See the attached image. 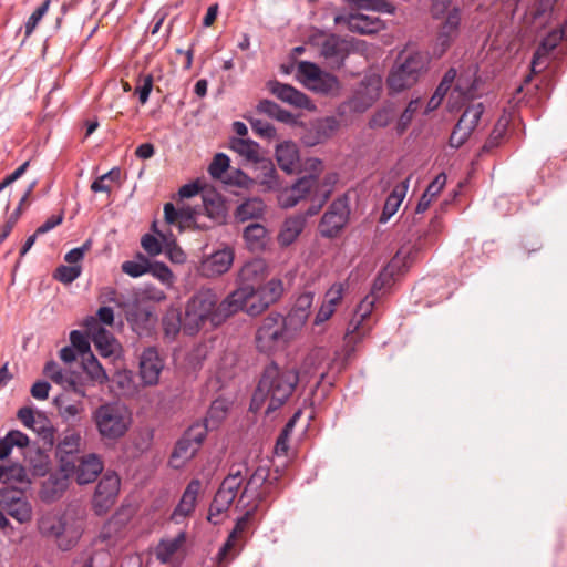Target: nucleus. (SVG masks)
Instances as JSON below:
<instances>
[{
    "instance_id": "1",
    "label": "nucleus",
    "mask_w": 567,
    "mask_h": 567,
    "mask_svg": "<svg viewBox=\"0 0 567 567\" xmlns=\"http://www.w3.org/2000/svg\"><path fill=\"white\" fill-rule=\"evenodd\" d=\"M251 292L250 288L236 289L218 303V297L212 289H200L187 301L183 319L184 332L194 336L207 324L213 328L220 326L243 309Z\"/></svg>"
},
{
    "instance_id": "2",
    "label": "nucleus",
    "mask_w": 567,
    "mask_h": 567,
    "mask_svg": "<svg viewBox=\"0 0 567 567\" xmlns=\"http://www.w3.org/2000/svg\"><path fill=\"white\" fill-rule=\"evenodd\" d=\"M298 383L299 372L295 368L269 363L265 367L252 394L250 410L259 412L265 406V414L271 415L288 402Z\"/></svg>"
},
{
    "instance_id": "3",
    "label": "nucleus",
    "mask_w": 567,
    "mask_h": 567,
    "mask_svg": "<svg viewBox=\"0 0 567 567\" xmlns=\"http://www.w3.org/2000/svg\"><path fill=\"white\" fill-rule=\"evenodd\" d=\"M430 55L423 51H403L389 72L386 84L393 93H400L414 86L426 73Z\"/></svg>"
},
{
    "instance_id": "4",
    "label": "nucleus",
    "mask_w": 567,
    "mask_h": 567,
    "mask_svg": "<svg viewBox=\"0 0 567 567\" xmlns=\"http://www.w3.org/2000/svg\"><path fill=\"white\" fill-rule=\"evenodd\" d=\"M92 421L101 440L114 443L128 432L132 425V413L123 403L107 402L92 412Z\"/></svg>"
},
{
    "instance_id": "5",
    "label": "nucleus",
    "mask_w": 567,
    "mask_h": 567,
    "mask_svg": "<svg viewBox=\"0 0 567 567\" xmlns=\"http://www.w3.org/2000/svg\"><path fill=\"white\" fill-rule=\"evenodd\" d=\"M292 324L282 315L271 312L265 317L255 334V344L259 352L272 354L284 350L295 336Z\"/></svg>"
},
{
    "instance_id": "6",
    "label": "nucleus",
    "mask_w": 567,
    "mask_h": 567,
    "mask_svg": "<svg viewBox=\"0 0 567 567\" xmlns=\"http://www.w3.org/2000/svg\"><path fill=\"white\" fill-rule=\"evenodd\" d=\"M247 474L248 468L246 464L236 465L230 468L229 474L221 482L209 506L207 519L212 524L217 525L224 520L225 513L236 498L238 489Z\"/></svg>"
},
{
    "instance_id": "7",
    "label": "nucleus",
    "mask_w": 567,
    "mask_h": 567,
    "mask_svg": "<svg viewBox=\"0 0 567 567\" xmlns=\"http://www.w3.org/2000/svg\"><path fill=\"white\" fill-rule=\"evenodd\" d=\"M279 471L270 473L268 465H259L249 476L238 503L256 504L267 502L278 489Z\"/></svg>"
},
{
    "instance_id": "8",
    "label": "nucleus",
    "mask_w": 567,
    "mask_h": 567,
    "mask_svg": "<svg viewBox=\"0 0 567 567\" xmlns=\"http://www.w3.org/2000/svg\"><path fill=\"white\" fill-rule=\"evenodd\" d=\"M296 76L303 86L315 93L336 95L340 91V82L336 75L322 71L309 61H300L297 64Z\"/></svg>"
},
{
    "instance_id": "9",
    "label": "nucleus",
    "mask_w": 567,
    "mask_h": 567,
    "mask_svg": "<svg viewBox=\"0 0 567 567\" xmlns=\"http://www.w3.org/2000/svg\"><path fill=\"white\" fill-rule=\"evenodd\" d=\"M207 434V425L199 423L189 426L177 441L169 463L174 468L183 467L200 449Z\"/></svg>"
},
{
    "instance_id": "10",
    "label": "nucleus",
    "mask_w": 567,
    "mask_h": 567,
    "mask_svg": "<svg viewBox=\"0 0 567 567\" xmlns=\"http://www.w3.org/2000/svg\"><path fill=\"white\" fill-rule=\"evenodd\" d=\"M38 529L42 536L55 538L58 547L64 551L73 548L80 538L76 530L68 532L62 516L53 513H47L39 518Z\"/></svg>"
},
{
    "instance_id": "11",
    "label": "nucleus",
    "mask_w": 567,
    "mask_h": 567,
    "mask_svg": "<svg viewBox=\"0 0 567 567\" xmlns=\"http://www.w3.org/2000/svg\"><path fill=\"white\" fill-rule=\"evenodd\" d=\"M382 289H374L373 285L371 292L367 295L358 305L346 334V340L348 343L358 342L371 330V324L368 322V319L372 313L375 301L379 298V292Z\"/></svg>"
},
{
    "instance_id": "12",
    "label": "nucleus",
    "mask_w": 567,
    "mask_h": 567,
    "mask_svg": "<svg viewBox=\"0 0 567 567\" xmlns=\"http://www.w3.org/2000/svg\"><path fill=\"white\" fill-rule=\"evenodd\" d=\"M284 282L280 278H271L266 284L256 288L255 299L249 300L244 310L249 316H258L269 306L276 303L284 295Z\"/></svg>"
},
{
    "instance_id": "13",
    "label": "nucleus",
    "mask_w": 567,
    "mask_h": 567,
    "mask_svg": "<svg viewBox=\"0 0 567 567\" xmlns=\"http://www.w3.org/2000/svg\"><path fill=\"white\" fill-rule=\"evenodd\" d=\"M420 249V244L402 246L374 280V289H382L385 285L390 284L394 276L400 275L408 269L415 259Z\"/></svg>"
},
{
    "instance_id": "14",
    "label": "nucleus",
    "mask_w": 567,
    "mask_h": 567,
    "mask_svg": "<svg viewBox=\"0 0 567 567\" xmlns=\"http://www.w3.org/2000/svg\"><path fill=\"white\" fill-rule=\"evenodd\" d=\"M444 20L440 24L435 43L433 47V54L441 58L457 39L461 30V9L453 7L447 16L443 17Z\"/></svg>"
},
{
    "instance_id": "15",
    "label": "nucleus",
    "mask_w": 567,
    "mask_h": 567,
    "mask_svg": "<svg viewBox=\"0 0 567 567\" xmlns=\"http://www.w3.org/2000/svg\"><path fill=\"white\" fill-rule=\"evenodd\" d=\"M121 480L114 472H106L99 481L93 495V508L97 515L105 514L115 503Z\"/></svg>"
},
{
    "instance_id": "16",
    "label": "nucleus",
    "mask_w": 567,
    "mask_h": 567,
    "mask_svg": "<svg viewBox=\"0 0 567 567\" xmlns=\"http://www.w3.org/2000/svg\"><path fill=\"white\" fill-rule=\"evenodd\" d=\"M84 327L101 357L115 358L118 355L120 343L107 329L97 322L95 317H87L84 320Z\"/></svg>"
},
{
    "instance_id": "17",
    "label": "nucleus",
    "mask_w": 567,
    "mask_h": 567,
    "mask_svg": "<svg viewBox=\"0 0 567 567\" xmlns=\"http://www.w3.org/2000/svg\"><path fill=\"white\" fill-rule=\"evenodd\" d=\"M0 507L20 524L32 519V506L17 488L0 489Z\"/></svg>"
},
{
    "instance_id": "18",
    "label": "nucleus",
    "mask_w": 567,
    "mask_h": 567,
    "mask_svg": "<svg viewBox=\"0 0 567 567\" xmlns=\"http://www.w3.org/2000/svg\"><path fill=\"white\" fill-rule=\"evenodd\" d=\"M82 435L74 429L66 430L56 445V457L61 472H69L74 468V460L80 452Z\"/></svg>"
},
{
    "instance_id": "19",
    "label": "nucleus",
    "mask_w": 567,
    "mask_h": 567,
    "mask_svg": "<svg viewBox=\"0 0 567 567\" xmlns=\"http://www.w3.org/2000/svg\"><path fill=\"white\" fill-rule=\"evenodd\" d=\"M103 471V461L95 454L90 453L74 460V468L69 472H62L64 478L74 477L80 485L89 484L95 481Z\"/></svg>"
},
{
    "instance_id": "20",
    "label": "nucleus",
    "mask_w": 567,
    "mask_h": 567,
    "mask_svg": "<svg viewBox=\"0 0 567 567\" xmlns=\"http://www.w3.org/2000/svg\"><path fill=\"white\" fill-rule=\"evenodd\" d=\"M336 24H344L351 32L359 34H374L385 29V23L377 16L364 13L338 14Z\"/></svg>"
},
{
    "instance_id": "21",
    "label": "nucleus",
    "mask_w": 567,
    "mask_h": 567,
    "mask_svg": "<svg viewBox=\"0 0 567 567\" xmlns=\"http://www.w3.org/2000/svg\"><path fill=\"white\" fill-rule=\"evenodd\" d=\"M269 275V266L262 258H254L247 261L238 272V281L240 287L238 289L250 288L252 290L245 300V306L249 300L255 299L256 288L255 285L265 280Z\"/></svg>"
},
{
    "instance_id": "22",
    "label": "nucleus",
    "mask_w": 567,
    "mask_h": 567,
    "mask_svg": "<svg viewBox=\"0 0 567 567\" xmlns=\"http://www.w3.org/2000/svg\"><path fill=\"white\" fill-rule=\"evenodd\" d=\"M163 369L164 359L157 348L148 347L142 351L140 354L138 373L144 385H156Z\"/></svg>"
},
{
    "instance_id": "23",
    "label": "nucleus",
    "mask_w": 567,
    "mask_h": 567,
    "mask_svg": "<svg viewBox=\"0 0 567 567\" xmlns=\"http://www.w3.org/2000/svg\"><path fill=\"white\" fill-rule=\"evenodd\" d=\"M186 533L179 532L173 538L161 539L155 548V556L162 564H179L186 553Z\"/></svg>"
},
{
    "instance_id": "24",
    "label": "nucleus",
    "mask_w": 567,
    "mask_h": 567,
    "mask_svg": "<svg viewBox=\"0 0 567 567\" xmlns=\"http://www.w3.org/2000/svg\"><path fill=\"white\" fill-rule=\"evenodd\" d=\"M317 181L313 176L300 177L292 186L284 189L279 197V204L284 208H291L300 200L310 198L315 194Z\"/></svg>"
},
{
    "instance_id": "25",
    "label": "nucleus",
    "mask_w": 567,
    "mask_h": 567,
    "mask_svg": "<svg viewBox=\"0 0 567 567\" xmlns=\"http://www.w3.org/2000/svg\"><path fill=\"white\" fill-rule=\"evenodd\" d=\"M382 90V79L378 75H369L365 76L353 99H352V106L355 111H365L368 107H370L379 97Z\"/></svg>"
},
{
    "instance_id": "26",
    "label": "nucleus",
    "mask_w": 567,
    "mask_h": 567,
    "mask_svg": "<svg viewBox=\"0 0 567 567\" xmlns=\"http://www.w3.org/2000/svg\"><path fill=\"white\" fill-rule=\"evenodd\" d=\"M348 218L347 206L343 200L332 202L320 221V233L323 237H334L346 225Z\"/></svg>"
},
{
    "instance_id": "27",
    "label": "nucleus",
    "mask_w": 567,
    "mask_h": 567,
    "mask_svg": "<svg viewBox=\"0 0 567 567\" xmlns=\"http://www.w3.org/2000/svg\"><path fill=\"white\" fill-rule=\"evenodd\" d=\"M267 87L271 94L289 105L309 111L315 110V105L310 99L290 84L274 80L267 83Z\"/></svg>"
},
{
    "instance_id": "28",
    "label": "nucleus",
    "mask_w": 567,
    "mask_h": 567,
    "mask_svg": "<svg viewBox=\"0 0 567 567\" xmlns=\"http://www.w3.org/2000/svg\"><path fill=\"white\" fill-rule=\"evenodd\" d=\"M234 257V250L230 247L219 249L202 261L199 271L207 278L221 276L230 269Z\"/></svg>"
},
{
    "instance_id": "29",
    "label": "nucleus",
    "mask_w": 567,
    "mask_h": 567,
    "mask_svg": "<svg viewBox=\"0 0 567 567\" xmlns=\"http://www.w3.org/2000/svg\"><path fill=\"white\" fill-rule=\"evenodd\" d=\"M275 157L281 171L293 175L302 172V161L298 145L292 141L279 143L275 150Z\"/></svg>"
},
{
    "instance_id": "30",
    "label": "nucleus",
    "mask_w": 567,
    "mask_h": 567,
    "mask_svg": "<svg viewBox=\"0 0 567 567\" xmlns=\"http://www.w3.org/2000/svg\"><path fill=\"white\" fill-rule=\"evenodd\" d=\"M202 489V482L197 478L192 480L186 486L178 504L174 508L171 520L175 524L183 523L193 514L197 504V497Z\"/></svg>"
},
{
    "instance_id": "31",
    "label": "nucleus",
    "mask_w": 567,
    "mask_h": 567,
    "mask_svg": "<svg viewBox=\"0 0 567 567\" xmlns=\"http://www.w3.org/2000/svg\"><path fill=\"white\" fill-rule=\"evenodd\" d=\"M126 318L133 330L140 336L148 334L155 327L157 320L151 307L140 303L134 305L127 311Z\"/></svg>"
},
{
    "instance_id": "32",
    "label": "nucleus",
    "mask_w": 567,
    "mask_h": 567,
    "mask_svg": "<svg viewBox=\"0 0 567 567\" xmlns=\"http://www.w3.org/2000/svg\"><path fill=\"white\" fill-rule=\"evenodd\" d=\"M348 54V44L336 35H329L321 43L320 55L331 68L342 66Z\"/></svg>"
},
{
    "instance_id": "33",
    "label": "nucleus",
    "mask_w": 567,
    "mask_h": 567,
    "mask_svg": "<svg viewBox=\"0 0 567 567\" xmlns=\"http://www.w3.org/2000/svg\"><path fill=\"white\" fill-rule=\"evenodd\" d=\"M315 299V293L311 291H306L301 293L290 311V313L285 317L289 322L292 324L293 330L297 331L299 328H301L306 321L308 320V317L310 315V309L312 307Z\"/></svg>"
},
{
    "instance_id": "34",
    "label": "nucleus",
    "mask_w": 567,
    "mask_h": 567,
    "mask_svg": "<svg viewBox=\"0 0 567 567\" xmlns=\"http://www.w3.org/2000/svg\"><path fill=\"white\" fill-rule=\"evenodd\" d=\"M567 31V21L564 23V25L560 29L553 30L549 32L542 41L540 45L536 50L533 61H532V71L537 73L540 71L538 69L539 66V60L542 56L547 55L549 52L555 50L557 45L563 41L565 38V33Z\"/></svg>"
},
{
    "instance_id": "35",
    "label": "nucleus",
    "mask_w": 567,
    "mask_h": 567,
    "mask_svg": "<svg viewBox=\"0 0 567 567\" xmlns=\"http://www.w3.org/2000/svg\"><path fill=\"white\" fill-rule=\"evenodd\" d=\"M410 177H406L402 182L398 183L392 192L385 199L384 207L382 214L380 216V221H388L399 209L403 199L406 196V192L409 188Z\"/></svg>"
},
{
    "instance_id": "36",
    "label": "nucleus",
    "mask_w": 567,
    "mask_h": 567,
    "mask_svg": "<svg viewBox=\"0 0 567 567\" xmlns=\"http://www.w3.org/2000/svg\"><path fill=\"white\" fill-rule=\"evenodd\" d=\"M59 415L65 422L73 421L80 416L85 408L82 400H72L66 393L58 395L53 401Z\"/></svg>"
},
{
    "instance_id": "37",
    "label": "nucleus",
    "mask_w": 567,
    "mask_h": 567,
    "mask_svg": "<svg viewBox=\"0 0 567 567\" xmlns=\"http://www.w3.org/2000/svg\"><path fill=\"white\" fill-rule=\"evenodd\" d=\"M306 219L302 216H292L285 220L278 235V243L282 247H287L296 241L302 233Z\"/></svg>"
},
{
    "instance_id": "38",
    "label": "nucleus",
    "mask_w": 567,
    "mask_h": 567,
    "mask_svg": "<svg viewBox=\"0 0 567 567\" xmlns=\"http://www.w3.org/2000/svg\"><path fill=\"white\" fill-rule=\"evenodd\" d=\"M204 214L215 224H223L227 218V207L218 195L205 196L203 199Z\"/></svg>"
},
{
    "instance_id": "39",
    "label": "nucleus",
    "mask_w": 567,
    "mask_h": 567,
    "mask_svg": "<svg viewBox=\"0 0 567 567\" xmlns=\"http://www.w3.org/2000/svg\"><path fill=\"white\" fill-rule=\"evenodd\" d=\"M230 148L248 162L258 163L260 159V146L250 138L233 137Z\"/></svg>"
},
{
    "instance_id": "40",
    "label": "nucleus",
    "mask_w": 567,
    "mask_h": 567,
    "mask_svg": "<svg viewBox=\"0 0 567 567\" xmlns=\"http://www.w3.org/2000/svg\"><path fill=\"white\" fill-rule=\"evenodd\" d=\"M256 171V181L259 185L264 186L266 190H272L279 186L277 171L270 161L259 159Z\"/></svg>"
},
{
    "instance_id": "41",
    "label": "nucleus",
    "mask_w": 567,
    "mask_h": 567,
    "mask_svg": "<svg viewBox=\"0 0 567 567\" xmlns=\"http://www.w3.org/2000/svg\"><path fill=\"white\" fill-rule=\"evenodd\" d=\"M475 127L476 125L472 123L470 118H466L464 114H462L450 136V145L456 148L462 146L475 130Z\"/></svg>"
},
{
    "instance_id": "42",
    "label": "nucleus",
    "mask_w": 567,
    "mask_h": 567,
    "mask_svg": "<svg viewBox=\"0 0 567 567\" xmlns=\"http://www.w3.org/2000/svg\"><path fill=\"white\" fill-rule=\"evenodd\" d=\"M82 368L90 380L94 383L102 385L107 382L109 377L93 353H90V355L82 359Z\"/></svg>"
},
{
    "instance_id": "43",
    "label": "nucleus",
    "mask_w": 567,
    "mask_h": 567,
    "mask_svg": "<svg viewBox=\"0 0 567 567\" xmlns=\"http://www.w3.org/2000/svg\"><path fill=\"white\" fill-rule=\"evenodd\" d=\"M265 204L260 198H249L236 209V218L240 221L258 218L262 215Z\"/></svg>"
},
{
    "instance_id": "44",
    "label": "nucleus",
    "mask_w": 567,
    "mask_h": 567,
    "mask_svg": "<svg viewBox=\"0 0 567 567\" xmlns=\"http://www.w3.org/2000/svg\"><path fill=\"white\" fill-rule=\"evenodd\" d=\"M446 183V176L445 174H439L434 181L427 186L424 194L420 198L417 206H416V213H423L425 212L431 202L435 196H437L441 190L443 189L444 185Z\"/></svg>"
},
{
    "instance_id": "45",
    "label": "nucleus",
    "mask_w": 567,
    "mask_h": 567,
    "mask_svg": "<svg viewBox=\"0 0 567 567\" xmlns=\"http://www.w3.org/2000/svg\"><path fill=\"white\" fill-rule=\"evenodd\" d=\"M257 111L282 123H292L295 121L290 112L270 100H261L257 105Z\"/></svg>"
},
{
    "instance_id": "46",
    "label": "nucleus",
    "mask_w": 567,
    "mask_h": 567,
    "mask_svg": "<svg viewBox=\"0 0 567 567\" xmlns=\"http://www.w3.org/2000/svg\"><path fill=\"white\" fill-rule=\"evenodd\" d=\"M267 230L260 224H250L244 230V239L250 250H259L265 246Z\"/></svg>"
},
{
    "instance_id": "47",
    "label": "nucleus",
    "mask_w": 567,
    "mask_h": 567,
    "mask_svg": "<svg viewBox=\"0 0 567 567\" xmlns=\"http://www.w3.org/2000/svg\"><path fill=\"white\" fill-rule=\"evenodd\" d=\"M200 213L192 207H182L179 208V231H183L186 228H208V225L199 224Z\"/></svg>"
},
{
    "instance_id": "48",
    "label": "nucleus",
    "mask_w": 567,
    "mask_h": 567,
    "mask_svg": "<svg viewBox=\"0 0 567 567\" xmlns=\"http://www.w3.org/2000/svg\"><path fill=\"white\" fill-rule=\"evenodd\" d=\"M82 567H115V563L110 551L102 549L89 555Z\"/></svg>"
},
{
    "instance_id": "49",
    "label": "nucleus",
    "mask_w": 567,
    "mask_h": 567,
    "mask_svg": "<svg viewBox=\"0 0 567 567\" xmlns=\"http://www.w3.org/2000/svg\"><path fill=\"white\" fill-rule=\"evenodd\" d=\"M162 326L165 337L168 339H175V337L179 333L181 328L183 327V322L179 315L175 311H172L164 316Z\"/></svg>"
},
{
    "instance_id": "50",
    "label": "nucleus",
    "mask_w": 567,
    "mask_h": 567,
    "mask_svg": "<svg viewBox=\"0 0 567 567\" xmlns=\"http://www.w3.org/2000/svg\"><path fill=\"white\" fill-rule=\"evenodd\" d=\"M147 274H151L167 287H172L174 284V275L164 262L150 264Z\"/></svg>"
},
{
    "instance_id": "51",
    "label": "nucleus",
    "mask_w": 567,
    "mask_h": 567,
    "mask_svg": "<svg viewBox=\"0 0 567 567\" xmlns=\"http://www.w3.org/2000/svg\"><path fill=\"white\" fill-rule=\"evenodd\" d=\"M508 121L506 118H501L495 124L489 137L484 144V150L489 151L494 147H497L506 134Z\"/></svg>"
},
{
    "instance_id": "52",
    "label": "nucleus",
    "mask_w": 567,
    "mask_h": 567,
    "mask_svg": "<svg viewBox=\"0 0 567 567\" xmlns=\"http://www.w3.org/2000/svg\"><path fill=\"white\" fill-rule=\"evenodd\" d=\"M70 341L71 347L78 351L82 359L92 353L87 337L83 332L79 330L71 331Z\"/></svg>"
},
{
    "instance_id": "53",
    "label": "nucleus",
    "mask_w": 567,
    "mask_h": 567,
    "mask_svg": "<svg viewBox=\"0 0 567 567\" xmlns=\"http://www.w3.org/2000/svg\"><path fill=\"white\" fill-rule=\"evenodd\" d=\"M6 476L3 483H20V484H30V480L28 477L27 470L20 464H13L11 466H6Z\"/></svg>"
},
{
    "instance_id": "54",
    "label": "nucleus",
    "mask_w": 567,
    "mask_h": 567,
    "mask_svg": "<svg viewBox=\"0 0 567 567\" xmlns=\"http://www.w3.org/2000/svg\"><path fill=\"white\" fill-rule=\"evenodd\" d=\"M229 157L224 153H218L214 156L213 162L208 167V173L215 179H220L229 168Z\"/></svg>"
},
{
    "instance_id": "55",
    "label": "nucleus",
    "mask_w": 567,
    "mask_h": 567,
    "mask_svg": "<svg viewBox=\"0 0 567 567\" xmlns=\"http://www.w3.org/2000/svg\"><path fill=\"white\" fill-rule=\"evenodd\" d=\"M251 130L254 133L266 140H274L277 136V131L275 126L264 120L260 118H250L249 120Z\"/></svg>"
},
{
    "instance_id": "56",
    "label": "nucleus",
    "mask_w": 567,
    "mask_h": 567,
    "mask_svg": "<svg viewBox=\"0 0 567 567\" xmlns=\"http://www.w3.org/2000/svg\"><path fill=\"white\" fill-rule=\"evenodd\" d=\"M82 267L80 265L60 266L54 272V278L63 284H71L80 277Z\"/></svg>"
},
{
    "instance_id": "57",
    "label": "nucleus",
    "mask_w": 567,
    "mask_h": 567,
    "mask_svg": "<svg viewBox=\"0 0 567 567\" xmlns=\"http://www.w3.org/2000/svg\"><path fill=\"white\" fill-rule=\"evenodd\" d=\"M336 181L337 176L334 174L327 175L322 182L317 181L315 196L319 198L320 204H324L328 200Z\"/></svg>"
},
{
    "instance_id": "58",
    "label": "nucleus",
    "mask_w": 567,
    "mask_h": 567,
    "mask_svg": "<svg viewBox=\"0 0 567 567\" xmlns=\"http://www.w3.org/2000/svg\"><path fill=\"white\" fill-rule=\"evenodd\" d=\"M150 262L142 258L141 261L127 260L122 264V271L133 278H137L148 272Z\"/></svg>"
},
{
    "instance_id": "59",
    "label": "nucleus",
    "mask_w": 567,
    "mask_h": 567,
    "mask_svg": "<svg viewBox=\"0 0 567 567\" xmlns=\"http://www.w3.org/2000/svg\"><path fill=\"white\" fill-rule=\"evenodd\" d=\"M51 0H44L43 3L38 7L34 12L29 17L25 22V37H30L41 19L48 12Z\"/></svg>"
},
{
    "instance_id": "60",
    "label": "nucleus",
    "mask_w": 567,
    "mask_h": 567,
    "mask_svg": "<svg viewBox=\"0 0 567 567\" xmlns=\"http://www.w3.org/2000/svg\"><path fill=\"white\" fill-rule=\"evenodd\" d=\"M346 289H347V284H344V282L333 284L326 292L324 302L336 310V307L343 299Z\"/></svg>"
},
{
    "instance_id": "61",
    "label": "nucleus",
    "mask_w": 567,
    "mask_h": 567,
    "mask_svg": "<svg viewBox=\"0 0 567 567\" xmlns=\"http://www.w3.org/2000/svg\"><path fill=\"white\" fill-rule=\"evenodd\" d=\"M394 117V110L391 106L379 110L370 120V127H385Z\"/></svg>"
},
{
    "instance_id": "62",
    "label": "nucleus",
    "mask_w": 567,
    "mask_h": 567,
    "mask_svg": "<svg viewBox=\"0 0 567 567\" xmlns=\"http://www.w3.org/2000/svg\"><path fill=\"white\" fill-rule=\"evenodd\" d=\"M419 104L420 101L417 99L410 101V103L405 107L404 112L401 114L400 120L398 122L399 133H403L406 130V127L409 126L413 118V115L419 109Z\"/></svg>"
},
{
    "instance_id": "63",
    "label": "nucleus",
    "mask_w": 567,
    "mask_h": 567,
    "mask_svg": "<svg viewBox=\"0 0 567 567\" xmlns=\"http://www.w3.org/2000/svg\"><path fill=\"white\" fill-rule=\"evenodd\" d=\"M316 128L318 132V137L313 142L320 143L321 141L328 138L330 134L337 128V121L333 117H327L324 120L319 121L316 124Z\"/></svg>"
},
{
    "instance_id": "64",
    "label": "nucleus",
    "mask_w": 567,
    "mask_h": 567,
    "mask_svg": "<svg viewBox=\"0 0 567 567\" xmlns=\"http://www.w3.org/2000/svg\"><path fill=\"white\" fill-rule=\"evenodd\" d=\"M92 240L87 239L84 241V244L80 247L71 249L66 255L64 256V260L72 265H78L85 256V254L91 249Z\"/></svg>"
}]
</instances>
